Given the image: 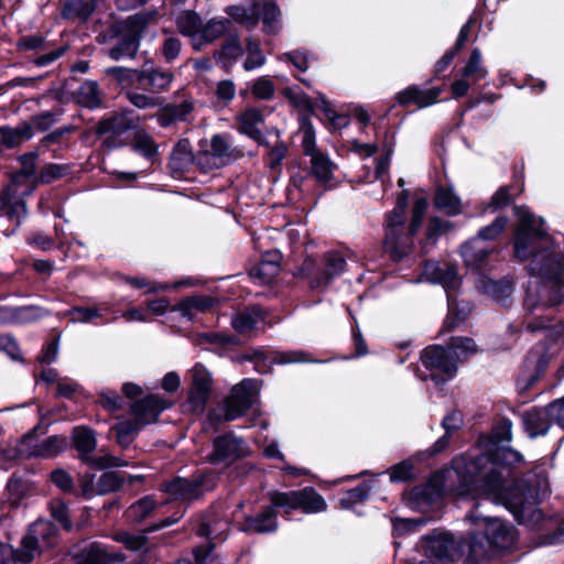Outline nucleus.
<instances>
[{
    "instance_id": "1",
    "label": "nucleus",
    "mask_w": 564,
    "mask_h": 564,
    "mask_svg": "<svg viewBox=\"0 0 564 564\" xmlns=\"http://www.w3.org/2000/svg\"><path fill=\"white\" fill-rule=\"evenodd\" d=\"M512 467L497 466L471 473L470 479L457 478L466 492L495 499L512 513L518 524L538 529L544 520V513L539 508L542 502L540 482L517 478L507 484L506 474L510 475Z\"/></svg>"
},
{
    "instance_id": "2",
    "label": "nucleus",
    "mask_w": 564,
    "mask_h": 564,
    "mask_svg": "<svg viewBox=\"0 0 564 564\" xmlns=\"http://www.w3.org/2000/svg\"><path fill=\"white\" fill-rule=\"evenodd\" d=\"M512 440V421L500 419L488 434H480L477 452L468 451L452 459V468L457 477L471 478V473H480L497 466H514L523 462L520 452L502 445Z\"/></svg>"
},
{
    "instance_id": "3",
    "label": "nucleus",
    "mask_w": 564,
    "mask_h": 564,
    "mask_svg": "<svg viewBox=\"0 0 564 564\" xmlns=\"http://www.w3.org/2000/svg\"><path fill=\"white\" fill-rule=\"evenodd\" d=\"M73 445L88 470L79 476L82 495L91 498L106 494V456H93L97 446L95 432L87 426H76L72 433Z\"/></svg>"
},
{
    "instance_id": "4",
    "label": "nucleus",
    "mask_w": 564,
    "mask_h": 564,
    "mask_svg": "<svg viewBox=\"0 0 564 564\" xmlns=\"http://www.w3.org/2000/svg\"><path fill=\"white\" fill-rule=\"evenodd\" d=\"M471 523L479 531L470 535L468 543H479L489 558L512 545V527L506 520L499 517L485 516L476 509L471 514Z\"/></svg>"
},
{
    "instance_id": "5",
    "label": "nucleus",
    "mask_w": 564,
    "mask_h": 564,
    "mask_svg": "<svg viewBox=\"0 0 564 564\" xmlns=\"http://www.w3.org/2000/svg\"><path fill=\"white\" fill-rule=\"evenodd\" d=\"M218 485V477L212 469H197L189 477L174 476L161 484L160 490L169 496V501L189 506L199 500Z\"/></svg>"
},
{
    "instance_id": "6",
    "label": "nucleus",
    "mask_w": 564,
    "mask_h": 564,
    "mask_svg": "<svg viewBox=\"0 0 564 564\" xmlns=\"http://www.w3.org/2000/svg\"><path fill=\"white\" fill-rule=\"evenodd\" d=\"M558 349L552 340H539L524 355L516 379L520 395H524L544 378Z\"/></svg>"
},
{
    "instance_id": "7",
    "label": "nucleus",
    "mask_w": 564,
    "mask_h": 564,
    "mask_svg": "<svg viewBox=\"0 0 564 564\" xmlns=\"http://www.w3.org/2000/svg\"><path fill=\"white\" fill-rule=\"evenodd\" d=\"M420 361L430 373L416 370L421 381H432L436 388L453 380L458 372L456 356L442 345H429L420 352Z\"/></svg>"
},
{
    "instance_id": "8",
    "label": "nucleus",
    "mask_w": 564,
    "mask_h": 564,
    "mask_svg": "<svg viewBox=\"0 0 564 564\" xmlns=\"http://www.w3.org/2000/svg\"><path fill=\"white\" fill-rule=\"evenodd\" d=\"M274 506L281 507L282 517L289 519L293 511L299 510L304 514H316L327 511L325 498L312 486L297 490H274Z\"/></svg>"
},
{
    "instance_id": "9",
    "label": "nucleus",
    "mask_w": 564,
    "mask_h": 564,
    "mask_svg": "<svg viewBox=\"0 0 564 564\" xmlns=\"http://www.w3.org/2000/svg\"><path fill=\"white\" fill-rule=\"evenodd\" d=\"M347 268V262L339 251H328L323 256L322 265L307 257L299 268V275L308 279L313 290L328 286L336 278L340 276Z\"/></svg>"
},
{
    "instance_id": "10",
    "label": "nucleus",
    "mask_w": 564,
    "mask_h": 564,
    "mask_svg": "<svg viewBox=\"0 0 564 564\" xmlns=\"http://www.w3.org/2000/svg\"><path fill=\"white\" fill-rule=\"evenodd\" d=\"M58 544V529L51 521L37 520L32 523L21 541L18 560L31 562L36 555L53 550Z\"/></svg>"
},
{
    "instance_id": "11",
    "label": "nucleus",
    "mask_w": 564,
    "mask_h": 564,
    "mask_svg": "<svg viewBox=\"0 0 564 564\" xmlns=\"http://www.w3.org/2000/svg\"><path fill=\"white\" fill-rule=\"evenodd\" d=\"M468 540L456 538L443 529H434L421 538V546L427 557L441 563H449L459 558L467 547Z\"/></svg>"
},
{
    "instance_id": "12",
    "label": "nucleus",
    "mask_w": 564,
    "mask_h": 564,
    "mask_svg": "<svg viewBox=\"0 0 564 564\" xmlns=\"http://www.w3.org/2000/svg\"><path fill=\"white\" fill-rule=\"evenodd\" d=\"M173 405L174 402L167 398L158 393H148L130 402L129 414L131 417L119 421L118 425L141 426L144 429L148 425L158 423L161 414Z\"/></svg>"
},
{
    "instance_id": "13",
    "label": "nucleus",
    "mask_w": 564,
    "mask_h": 564,
    "mask_svg": "<svg viewBox=\"0 0 564 564\" xmlns=\"http://www.w3.org/2000/svg\"><path fill=\"white\" fill-rule=\"evenodd\" d=\"M445 91V83L441 85H423L412 84L400 90L394 96V101L402 108L415 107L416 109H424L443 100H448V97L442 98L441 95Z\"/></svg>"
},
{
    "instance_id": "14",
    "label": "nucleus",
    "mask_w": 564,
    "mask_h": 564,
    "mask_svg": "<svg viewBox=\"0 0 564 564\" xmlns=\"http://www.w3.org/2000/svg\"><path fill=\"white\" fill-rule=\"evenodd\" d=\"M213 377L200 362L191 370V387L187 393V403L193 414H203L213 393Z\"/></svg>"
},
{
    "instance_id": "15",
    "label": "nucleus",
    "mask_w": 564,
    "mask_h": 564,
    "mask_svg": "<svg viewBox=\"0 0 564 564\" xmlns=\"http://www.w3.org/2000/svg\"><path fill=\"white\" fill-rule=\"evenodd\" d=\"M245 445L243 438L234 432H226L213 440V451L207 455V460L212 465L234 464L247 456Z\"/></svg>"
},
{
    "instance_id": "16",
    "label": "nucleus",
    "mask_w": 564,
    "mask_h": 564,
    "mask_svg": "<svg viewBox=\"0 0 564 564\" xmlns=\"http://www.w3.org/2000/svg\"><path fill=\"white\" fill-rule=\"evenodd\" d=\"M270 501L268 506L253 514L246 516L240 523V530L249 534H268L273 533L279 528L278 516L281 507L274 506L275 492L271 490L267 494Z\"/></svg>"
},
{
    "instance_id": "17",
    "label": "nucleus",
    "mask_w": 564,
    "mask_h": 564,
    "mask_svg": "<svg viewBox=\"0 0 564 564\" xmlns=\"http://www.w3.org/2000/svg\"><path fill=\"white\" fill-rule=\"evenodd\" d=\"M254 394L253 379L245 378L236 384L231 390V394L224 401L226 422H232L246 415L252 406Z\"/></svg>"
},
{
    "instance_id": "18",
    "label": "nucleus",
    "mask_w": 564,
    "mask_h": 564,
    "mask_svg": "<svg viewBox=\"0 0 564 564\" xmlns=\"http://www.w3.org/2000/svg\"><path fill=\"white\" fill-rule=\"evenodd\" d=\"M264 115L260 108L247 107L236 116L237 131L257 142L260 147L270 148V142L259 129L264 123Z\"/></svg>"
},
{
    "instance_id": "19",
    "label": "nucleus",
    "mask_w": 564,
    "mask_h": 564,
    "mask_svg": "<svg viewBox=\"0 0 564 564\" xmlns=\"http://www.w3.org/2000/svg\"><path fill=\"white\" fill-rule=\"evenodd\" d=\"M495 251V247L485 245L478 238H470L460 245V254L465 265L479 275L489 265V259Z\"/></svg>"
},
{
    "instance_id": "20",
    "label": "nucleus",
    "mask_w": 564,
    "mask_h": 564,
    "mask_svg": "<svg viewBox=\"0 0 564 564\" xmlns=\"http://www.w3.org/2000/svg\"><path fill=\"white\" fill-rule=\"evenodd\" d=\"M521 427L529 438H536L547 434L552 427V420L545 406L534 405L520 414Z\"/></svg>"
},
{
    "instance_id": "21",
    "label": "nucleus",
    "mask_w": 564,
    "mask_h": 564,
    "mask_svg": "<svg viewBox=\"0 0 564 564\" xmlns=\"http://www.w3.org/2000/svg\"><path fill=\"white\" fill-rule=\"evenodd\" d=\"M123 145H130L134 153L152 164L156 163L159 160V145L153 137L143 128L135 127L133 131L124 138Z\"/></svg>"
},
{
    "instance_id": "22",
    "label": "nucleus",
    "mask_w": 564,
    "mask_h": 564,
    "mask_svg": "<svg viewBox=\"0 0 564 564\" xmlns=\"http://www.w3.org/2000/svg\"><path fill=\"white\" fill-rule=\"evenodd\" d=\"M208 150H200L194 154L191 141L183 138L173 147L169 158V167L172 172H182L186 165L191 163H202V158L208 159Z\"/></svg>"
},
{
    "instance_id": "23",
    "label": "nucleus",
    "mask_w": 564,
    "mask_h": 564,
    "mask_svg": "<svg viewBox=\"0 0 564 564\" xmlns=\"http://www.w3.org/2000/svg\"><path fill=\"white\" fill-rule=\"evenodd\" d=\"M479 293L489 296L495 302L503 303L513 292V281L509 276L495 280L481 273L477 280Z\"/></svg>"
},
{
    "instance_id": "24",
    "label": "nucleus",
    "mask_w": 564,
    "mask_h": 564,
    "mask_svg": "<svg viewBox=\"0 0 564 564\" xmlns=\"http://www.w3.org/2000/svg\"><path fill=\"white\" fill-rule=\"evenodd\" d=\"M26 196L24 192L15 193L12 188L0 191V212L10 220H14L15 226H20L22 217L28 213Z\"/></svg>"
},
{
    "instance_id": "25",
    "label": "nucleus",
    "mask_w": 564,
    "mask_h": 564,
    "mask_svg": "<svg viewBox=\"0 0 564 564\" xmlns=\"http://www.w3.org/2000/svg\"><path fill=\"white\" fill-rule=\"evenodd\" d=\"M173 80V74L169 70L155 68L153 62H145L140 70L139 88L143 90H164Z\"/></svg>"
},
{
    "instance_id": "26",
    "label": "nucleus",
    "mask_w": 564,
    "mask_h": 564,
    "mask_svg": "<svg viewBox=\"0 0 564 564\" xmlns=\"http://www.w3.org/2000/svg\"><path fill=\"white\" fill-rule=\"evenodd\" d=\"M217 301L210 295L195 294L183 297L178 303L173 305L172 312H181L186 319L194 322L195 313H206L210 311Z\"/></svg>"
},
{
    "instance_id": "27",
    "label": "nucleus",
    "mask_w": 564,
    "mask_h": 564,
    "mask_svg": "<svg viewBox=\"0 0 564 564\" xmlns=\"http://www.w3.org/2000/svg\"><path fill=\"white\" fill-rule=\"evenodd\" d=\"M456 229V223L443 219L438 216H431L427 219L424 238L421 240V248L427 252L429 248H434L438 239Z\"/></svg>"
},
{
    "instance_id": "28",
    "label": "nucleus",
    "mask_w": 564,
    "mask_h": 564,
    "mask_svg": "<svg viewBox=\"0 0 564 564\" xmlns=\"http://www.w3.org/2000/svg\"><path fill=\"white\" fill-rule=\"evenodd\" d=\"M433 206L448 217L457 216L463 212L462 200L452 186L438 185L435 188Z\"/></svg>"
},
{
    "instance_id": "29",
    "label": "nucleus",
    "mask_w": 564,
    "mask_h": 564,
    "mask_svg": "<svg viewBox=\"0 0 564 564\" xmlns=\"http://www.w3.org/2000/svg\"><path fill=\"white\" fill-rule=\"evenodd\" d=\"M31 140L30 126L21 121L17 127L0 126V152L20 148Z\"/></svg>"
},
{
    "instance_id": "30",
    "label": "nucleus",
    "mask_w": 564,
    "mask_h": 564,
    "mask_svg": "<svg viewBox=\"0 0 564 564\" xmlns=\"http://www.w3.org/2000/svg\"><path fill=\"white\" fill-rule=\"evenodd\" d=\"M373 488V480H362L356 487L341 491L338 498V507L343 510H355L357 505L365 503Z\"/></svg>"
},
{
    "instance_id": "31",
    "label": "nucleus",
    "mask_w": 564,
    "mask_h": 564,
    "mask_svg": "<svg viewBox=\"0 0 564 564\" xmlns=\"http://www.w3.org/2000/svg\"><path fill=\"white\" fill-rule=\"evenodd\" d=\"M405 213L398 212L397 209H392L386 215L384 220V243L386 246H390L394 250L398 249L399 240L403 236V231L405 230Z\"/></svg>"
},
{
    "instance_id": "32",
    "label": "nucleus",
    "mask_w": 564,
    "mask_h": 564,
    "mask_svg": "<svg viewBox=\"0 0 564 564\" xmlns=\"http://www.w3.org/2000/svg\"><path fill=\"white\" fill-rule=\"evenodd\" d=\"M272 357L269 355L263 361L254 364V370L261 375H268L272 372L273 365H286L293 362H304L308 359L304 351H272Z\"/></svg>"
},
{
    "instance_id": "33",
    "label": "nucleus",
    "mask_w": 564,
    "mask_h": 564,
    "mask_svg": "<svg viewBox=\"0 0 564 564\" xmlns=\"http://www.w3.org/2000/svg\"><path fill=\"white\" fill-rule=\"evenodd\" d=\"M194 110L192 101L184 100L181 104H167L158 112V123L162 128H167L176 121H185L187 116Z\"/></svg>"
},
{
    "instance_id": "34",
    "label": "nucleus",
    "mask_w": 564,
    "mask_h": 564,
    "mask_svg": "<svg viewBox=\"0 0 564 564\" xmlns=\"http://www.w3.org/2000/svg\"><path fill=\"white\" fill-rule=\"evenodd\" d=\"M311 167L308 174L315 177L316 182L327 186L334 180L333 171L335 164L329 160L328 155L322 151L310 155Z\"/></svg>"
},
{
    "instance_id": "35",
    "label": "nucleus",
    "mask_w": 564,
    "mask_h": 564,
    "mask_svg": "<svg viewBox=\"0 0 564 564\" xmlns=\"http://www.w3.org/2000/svg\"><path fill=\"white\" fill-rule=\"evenodd\" d=\"M132 128H134L133 120L127 113H113L108 117V151L123 145V142H118V139Z\"/></svg>"
},
{
    "instance_id": "36",
    "label": "nucleus",
    "mask_w": 564,
    "mask_h": 564,
    "mask_svg": "<svg viewBox=\"0 0 564 564\" xmlns=\"http://www.w3.org/2000/svg\"><path fill=\"white\" fill-rule=\"evenodd\" d=\"M140 70L124 66L108 67V88L112 83L116 84V90L120 87L127 89L132 86L139 88Z\"/></svg>"
},
{
    "instance_id": "37",
    "label": "nucleus",
    "mask_w": 564,
    "mask_h": 564,
    "mask_svg": "<svg viewBox=\"0 0 564 564\" xmlns=\"http://www.w3.org/2000/svg\"><path fill=\"white\" fill-rule=\"evenodd\" d=\"M62 17L67 20L86 21L95 11L97 0H62Z\"/></svg>"
},
{
    "instance_id": "38",
    "label": "nucleus",
    "mask_w": 564,
    "mask_h": 564,
    "mask_svg": "<svg viewBox=\"0 0 564 564\" xmlns=\"http://www.w3.org/2000/svg\"><path fill=\"white\" fill-rule=\"evenodd\" d=\"M158 507L153 495H147L134 501L124 512L126 518L133 524L144 521Z\"/></svg>"
},
{
    "instance_id": "39",
    "label": "nucleus",
    "mask_w": 564,
    "mask_h": 564,
    "mask_svg": "<svg viewBox=\"0 0 564 564\" xmlns=\"http://www.w3.org/2000/svg\"><path fill=\"white\" fill-rule=\"evenodd\" d=\"M70 173V166L67 164H45L40 170V173L36 178H33L32 185L30 189L24 192L25 195H31L33 191L40 184H51L52 182L59 180Z\"/></svg>"
},
{
    "instance_id": "40",
    "label": "nucleus",
    "mask_w": 564,
    "mask_h": 564,
    "mask_svg": "<svg viewBox=\"0 0 564 564\" xmlns=\"http://www.w3.org/2000/svg\"><path fill=\"white\" fill-rule=\"evenodd\" d=\"M282 95L289 100L292 107L300 109L302 112L299 116H307L310 119L315 116V105L312 98L304 91L295 93L291 87H284Z\"/></svg>"
},
{
    "instance_id": "41",
    "label": "nucleus",
    "mask_w": 564,
    "mask_h": 564,
    "mask_svg": "<svg viewBox=\"0 0 564 564\" xmlns=\"http://www.w3.org/2000/svg\"><path fill=\"white\" fill-rule=\"evenodd\" d=\"M544 288H535L532 290L530 286L525 290L523 308L528 314L534 313L540 307H552L560 303L558 299L545 297L542 295Z\"/></svg>"
},
{
    "instance_id": "42",
    "label": "nucleus",
    "mask_w": 564,
    "mask_h": 564,
    "mask_svg": "<svg viewBox=\"0 0 564 564\" xmlns=\"http://www.w3.org/2000/svg\"><path fill=\"white\" fill-rule=\"evenodd\" d=\"M67 447V440L64 436L53 435L36 444L31 452L36 457H53Z\"/></svg>"
},
{
    "instance_id": "43",
    "label": "nucleus",
    "mask_w": 564,
    "mask_h": 564,
    "mask_svg": "<svg viewBox=\"0 0 564 564\" xmlns=\"http://www.w3.org/2000/svg\"><path fill=\"white\" fill-rule=\"evenodd\" d=\"M300 131L302 132V151L305 156L321 152L316 148V133L312 119L299 116Z\"/></svg>"
},
{
    "instance_id": "44",
    "label": "nucleus",
    "mask_w": 564,
    "mask_h": 564,
    "mask_svg": "<svg viewBox=\"0 0 564 564\" xmlns=\"http://www.w3.org/2000/svg\"><path fill=\"white\" fill-rule=\"evenodd\" d=\"M238 339L234 335H228L221 332H202L197 333L194 338V344L200 347L206 346H221L227 347L236 345Z\"/></svg>"
},
{
    "instance_id": "45",
    "label": "nucleus",
    "mask_w": 564,
    "mask_h": 564,
    "mask_svg": "<svg viewBox=\"0 0 564 564\" xmlns=\"http://www.w3.org/2000/svg\"><path fill=\"white\" fill-rule=\"evenodd\" d=\"M144 476L131 475L123 470H108L107 475V489L109 492H116L122 489L126 485L132 487L135 482L142 484Z\"/></svg>"
},
{
    "instance_id": "46",
    "label": "nucleus",
    "mask_w": 564,
    "mask_h": 564,
    "mask_svg": "<svg viewBox=\"0 0 564 564\" xmlns=\"http://www.w3.org/2000/svg\"><path fill=\"white\" fill-rule=\"evenodd\" d=\"M447 349L456 356L457 364L477 352L475 340L465 336H452L447 341Z\"/></svg>"
},
{
    "instance_id": "47",
    "label": "nucleus",
    "mask_w": 564,
    "mask_h": 564,
    "mask_svg": "<svg viewBox=\"0 0 564 564\" xmlns=\"http://www.w3.org/2000/svg\"><path fill=\"white\" fill-rule=\"evenodd\" d=\"M459 52L453 47H449L444 55L436 61L433 66L432 74L433 76L426 80V85H432L435 80H442L445 83V87L447 86V82L451 80L449 75H445V72L453 64L455 57Z\"/></svg>"
},
{
    "instance_id": "48",
    "label": "nucleus",
    "mask_w": 564,
    "mask_h": 564,
    "mask_svg": "<svg viewBox=\"0 0 564 564\" xmlns=\"http://www.w3.org/2000/svg\"><path fill=\"white\" fill-rule=\"evenodd\" d=\"M176 26L182 35L193 37L200 33L203 24L196 11L187 10L177 17Z\"/></svg>"
},
{
    "instance_id": "49",
    "label": "nucleus",
    "mask_w": 564,
    "mask_h": 564,
    "mask_svg": "<svg viewBox=\"0 0 564 564\" xmlns=\"http://www.w3.org/2000/svg\"><path fill=\"white\" fill-rule=\"evenodd\" d=\"M481 53L478 47H474L470 52V55L465 64V66L460 69V77H469L475 83L485 78L487 76V69L481 65Z\"/></svg>"
},
{
    "instance_id": "50",
    "label": "nucleus",
    "mask_w": 564,
    "mask_h": 564,
    "mask_svg": "<svg viewBox=\"0 0 564 564\" xmlns=\"http://www.w3.org/2000/svg\"><path fill=\"white\" fill-rule=\"evenodd\" d=\"M152 19L151 12H139L127 18L124 22L127 36L135 39L140 43L143 31Z\"/></svg>"
},
{
    "instance_id": "51",
    "label": "nucleus",
    "mask_w": 564,
    "mask_h": 564,
    "mask_svg": "<svg viewBox=\"0 0 564 564\" xmlns=\"http://www.w3.org/2000/svg\"><path fill=\"white\" fill-rule=\"evenodd\" d=\"M390 476L391 482H411L415 479L414 464L408 458L403 459L386 470Z\"/></svg>"
},
{
    "instance_id": "52",
    "label": "nucleus",
    "mask_w": 564,
    "mask_h": 564,
    "mask_svg": "<svg viewBox=\"0 0 564 564\" xmlns=\"http://www.w3.org/2000/svg\"><path fill=\"white\" fill-rule=\"evenodd\" d=\"M140 43L130 36L123 34L118 43L108 51L111 59L119 61L124 57L133 58L138 52Z\"/></svg>"
},
{
    "instance_id": "53",
    "label": "nucleus",
    "mask_w": 564,
    "mask_h": 564,
    "mask_svg": "<svg viewBox=\"0 0 564 564\" xmlns=\"http://www.w3.org/2000/svg\"><path fill=\"white\" fill-rule=\"evenodd\" d=\"M392 536L400 538L416 532L427 520L425 518H392Z\"/></svg>"
},
{
    "instance_id": "54",
    "label": "nucleus",
    "mask_w": 564,
    "mask_h": 564,
    "mask_svg": "<svg viewBox=\"0 0 564 564\" xmlns=\"http://www.w3.org/2000/svg\"><path fill=\"white\" fill-rule=\"evenodd\" d=\"M281 15V11L279 6L274 1H268L262 7V30L268 35H275L278 33V28L275 22H278Z\"/></svg>"
},
{
    "instance_id": "55",
    "label": "nucleus",
    "mask_w": 564,
    "mask_h": 564,
    "mask_svg": "<svg viewBox=\"0 0 564 564\" xmlns=\"http://www.w3.org/2000/svg\"><path fill=\"white\" fill-rule=\"evenodd\" d=\"M279 272L280 264H270L263 260H260L258 263L251 267L249 275L254 280H259L262 284H270L273 282Z\"/></svg>"
},
{
    "instance_id": "56",
    "label": "nucleus",
    "mask_w": 564,
    "mask_h": 564,
    "mask_svg": "<svg viewBox=\"0 0 564 564\" xmlns=\"http://www.w3.org/2000/svg\"><path fill=\"white\" fill-rule=\"evenodd\" d=\"M508 224V217L500 215L495 218L492 223L481 227L474 238H478L479 241H492L497 239L506 229Z\"/></svg>"
},
{
    "instance_id": "57",
    "label": "nucleus",
    "mask_w": 564,
    "mask_h": 564,
    "mask_svg": "<svg viewBox=\"0 0 564 564\" xmlns=\"http://www.w3.org/2000/svg\"><path fill=\"white\" fill-rule=\"evenodd\" d=\"M76 564H106V549L99 543H91L75 556Z\"/></svg>"
},
{
    "instance_id": "58",
    "label": "nucleus",
    "mask_w": 564,
    "mask_h": 564,
    "mask_svg": "<svg viewBox=\"0 0 564 564\" xmlns=\"http://www.w3.org/2000/svg\"><path fill=\"white\" fill-rule=\"evenodd\" d=\"M56 122V113L53 111H44L41 113H36L30 117L29 120H25L24 123L30 126L31 130V139L34 135V132H45L51 129V127Z\"/></svg>"
},
{
    "instance_id": "59",
    "label": "nucleus",
    "mask_w": 564,
    "mask_h": 564,
    "mask_svg": "<svg viewBox=\"0 0 564 564\" xmlns=\"http://www.w3.org/2000/svg\"><path fill=\"white\" fill-rule=\"evenodd\" d=\"M78 102L83 104L86 107L94 108L98 107L101 104L99 97V89L96 82H86L84 83L78 93Z\"/></svg>"
},
{
    "instance_id": "60",
    "label": "nucleus",
    "mask_w": 564,
    "mask_h": 564,
    "mask_svg": "<svg viewBox=\"0 0 564 564\" xmlns=\"http://www.w3.org/2000/svg\"><path fill=\"white\" fill-rule=\"evenodd\" d=\"M513 188V184L500 186L491 196L488 208L497 212L511 205L514 202L513 194H511Z\"/></svg>"
},
{
    "instance_id": "61",
    "label": "nucleus",
    "mask_w": 564,
    "mask_h": 564,
    "mask_svg": "<svg viewBox=\"0 0 564 564\" xmlns=\"http://www.w3.org/2000/svg\"><path fill=\"white\" fill-rule=\"evenodd\" d=\"M274 93V83L268 76L258 77L251 86L252 96L259 100H271Z\"/></svg>"
},
{
    "instance_id": "62",
    "label": "nucleus",
    "mask_w": 564,
    "mask_h": 564,
    "mask_svg": "<svg viewBox=\"0 0 564 564\" xmlns=\"http://www.w3.org/2000/svg\"><path fill=\"white\" fill-rule=\"evenodd\" d=\"M26 485L15 477L10 478L7 484L8 498L4 503H8L11 508H17L26 492Z\"/></svg>"
},
{
    "instance_id": "63",
    "label": "nucleus",
    "mask_w": 564,
    "mask_h": 564,
    "mask_svg": "<svg viewBox=\"0 0 564 564\" xmlns=\"http://www.w3.org/2000/svg\"><path fill=\"white\" fill-rule=\"evenodd\" d=\"M111 430L116 431L117 443L122 448H127L137 438V436L143 430V427H141V426H131L130 427V426H126V425H118V423H116L115 425L111 426Z\"/></svg>"
},
{
    "instance_id": "64",
    "label": "nucleus",
    "mask_w": 564,
    "mask_h": 564,
    "mask_svg": "<svg viewBox=\"0 0 564 564\" xmlns=\"http://www.w3.org/2000/svg\"><path fill=\"white\" fill-rule=\"evenodd\" d=\"M257 321L247 311L236 313L231 318V326L238 334H247L256 328Z\"/></svg>"
}]
</instances>
